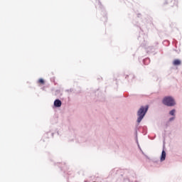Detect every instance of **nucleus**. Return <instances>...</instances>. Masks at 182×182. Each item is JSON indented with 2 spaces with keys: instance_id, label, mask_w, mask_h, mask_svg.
I'll return each instance as SVG.
<instances>
[{
  "instance_id": "2",
  "label": "nucleus",
  "mask_w": 182,
  "mask_h": 182,
  "mask_svg": "<svg viewBox=\"0 0 182 182\" xmlns=\"http://www.w3.org/2000/svg\"><path fill=\"white\" fill-rule=\"evenodd\" d=\"M163 105H165V106H168L170 107L175 106L176 101L174 100V98L171 97H165L162 100Z\"/></svg>"
},
{
  "instance_id": "9",
  "label": "nucleus",
  "mask_w": 182,
  "mask_h": 182,
  "mask_svg": "<svg viewBox=\"0 0 182 182\" xmlns=\"http://www.w3.org/2000/svg\"><path fill=\"white\" fill-rule=\"evenodd\" d=\"M174 119V117L170 118V122H172V120Z\"/></svg>"
},
{
  "instance_id": "4",
  "label": "nucleus",
  "mask_w": 182,
  "mask_h": 182,
  "mask_svg": "<svg viewBox=\"0 0 182 182\" xmlns=\"http://www.w3.org/2000/svg\"><path fill=\"white\" fill-rule=\"evenodd\" d=\"M173 66H180L181 65V60L179 59H176L173 61Z\"/></svg>"
},
{
  "instance_id": "6",
  "label": "nucleus",
  "mask_w": 182,
  "mask_h": 182,
  "mask_svg": "<svg viewBox=\"0 0 182 182\" xmlns=\"http://www.w3.org/2000/svg\"><path fill=\"white\" fill-rule=\"evenodd\" d=\"M38 83H40V85H45V80L41 78L40 80H38Z\"/></svg>"
},
{
  "instance_id": "5",
  "label": "nucleus",
  "mask_w": 182,
  "mask_h": 182,
  "mask_svg": "<svg viewBox=\"0 0 182 182\" xmlns=\"http://www.w3.org/2000/svg\"><path fill=\"white\" fill-rule=\"evenodd\" d=\"M161 160H166V151H162Z\"/></svg>"
},
{
  "instance_id": "3",
  "label": "nucleus",
  "mask_w": 182,
  "mask_h": 182,
  "mask_svg": "<svg viewBox=\"0 0 182 182\" xmlns=\"http://www.w3.org/2000/svg\"><path fill=\"white\" fill-rule=\"evenodd\" d=\"M54 106L55 107H60V106H62V101H60V100H55L54 101Z\"/></svg>"
},
{
  "instance_id": "7",
  "label": "nucleus",
  "mask_w": 182,
  "mask_h": 182,
  "mask_svg": "<svg viewBox=\"0 0 182 182\" xmlns=\"http://www.w3.org/2000/svg\"><path fill=\"white\" fill-rule=\"evenodd\" d=\"M174 113H176V109H172L171 111H170L169 114H171V116H174Z\"/></svg>"
},
{
  "instance_id": "8",
  "label": "nucleus",
  "mask_w": 182,
  "mask_h": 182,
  "mask_svg": "<svg viewBox=\"0 0 182 182\" xmlns=\"http://www.w3.org/2000/svg\"><path fill=\"white\" fill-rule=\"evenodd\" d=\"M173 4H174V5H176V6H178V1L174 0Z\"/></svg>"
},
{
  "instance_id": "10",
  "label": "nucleus",
  "mask_w": 182,
  "mask_h": 182,
  "mask_svg": "<svg viewBox=\"0 0 182 182\" xmlns=\"http://www.w3.org/2000/svg\"><path fill=\"white\" fill-rule=\"evenodd\" d=\"M130 76H131L132 77H134V76H133V75H130Z\"/></svg>"
},
{
  "instance_id": "1",
  "label": "nucleus",
  "mask_w": 182,
  "mask_h": 182,
  "mask_svg": "<svg viewBox=\"0 0 182 182\" xmlns=\"http://www.w3.org/2000/svg\"><path fill=\"white\" fill-rule=\"evenodd\" d=\"M148 110H149V105H146V107L141 106L139 108V109L137 112V116H138L137 123H140V122L143 120Z\"/></svg>"
}]
</instances>
